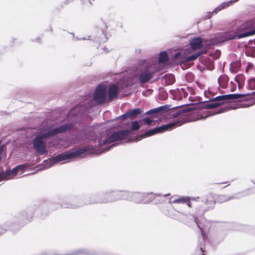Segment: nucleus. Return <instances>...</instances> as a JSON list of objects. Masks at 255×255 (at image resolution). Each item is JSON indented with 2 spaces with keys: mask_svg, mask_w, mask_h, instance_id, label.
I'll return each mask as SVG.
<instances>
[{
  "mask_svg": "<svg viewBox=\"0 0 255 255\" xmlns=\"http://www.w3.org/2000/svg\"><path fill=\"white\" fill-rule=\"evenodd\" d=\"M40 39L39 38H37V40L38 41L40 40Z\"/></svg>",
  "mask_w": 255,
  "mask_h": 255,
  "instance_id": "nucleus-62",
  "label": "nucleus"
},
{
  "mask_svg": "<svg viewBox=\"0 0 255 255\" xmlns=\"http://www.w3.org/2000/svg\"><path fill=\"white\" fill-rule=\"evenodd\" d=\"M175 119L176 121L163 125L159 127H156L158 132L159 133H162L165 131L172 130L175 127L181 126L186 122L184 118L181 119H179L178 118Z\"/></svg>",
  "mask_w": 255,
  "mask_h": 255,
  "instance_id": "nucleus-14",
  "label": "nucleus"
},
{
  "mask_svg": "<svg viewBox=\"0 0 255 255\" xmlns=\"http://www.w3.org/2000/svg\"><path fill=\"white\" fill-rule=\"evenodd\" d=\"M140 125L137 121L131 123V127L126 129H119L117 131H107L102 133L98 139V145L101 146L115 141H121L127 139L128 136L133 134L134 131L139 129Z\"/></svg>",
  "mask_w": 255,
  "mask_h": 255,
  "instance_id": "nucleus-2",
  "label": "nucleus"
},
{
  "mask_svg": "<svg viewBox=\"0 0 255 255\" xmlns=\"http://www.w3.org/2000/svg\"><path fill=\"white\" fill-rule=\"evenodd\" d=\"M250 194H251V193L250 192V189H247V190L236 193L234 195L231 196H232V197H233V199H239L241 198L246 197L247 196L250 195Z\"/></svg>",
  "mask_w": 255,
  "mask_h": 255,
  "instance_id": "nucleus-30",
  "label": "nucleus"
},
{
  "mask_svg": "<svg viewBox=\"0 0 255 255\" xmlns=\"http://www.w3.org/2000/svg\"><path fill=\"white\" fill-rule=\"evenodd\" d=\"M162 78L165 80V85H169L173 84L175 82V78L173 75L165 74Z\"/></svg>",
  "mask_w": 255,
  "mask_h": 255,
  "instance_id": "nucleus-33",
  "label": "nucleus"
},
{
  "mask_svg": "<svg viewBox=\"0 0 255 255\" xmlns=\"http://www.w3.org/2000/svg\"><path fill=\"white\" fill-rule=\"evenodd\" d=\"M99 26L100 27V29H101V37H96V38H95V39L94 40L96 42H99V43L104 42L105 41V37H106V34H105V31L108 28V25L105 22H104L103 21H101L99 22Z\"/></svg>",
  "mask_w": 255,
  "mask_h": 255,
  "instance_id": "nucleus-23",
  "label": "nucleus"
},
{
  "mask_svg": "<svg viewBox=\"0 0 255 255\" xmlns=\"http://www.w3.org/2000/svg\"><path fill=\"white\" fill-rule=\"evenodd\" d=\"M33 211V208L29 209L27 212H23L21 214L18 215V217H14L13 219L14 222L11 223L10 221L6 222L4 225H2L3 231L0 232V233L2 234L4 232L8 230L12 225L13 224L16 223L18 221V219L19 220H24L25 219H27V220H29V219H31L34 215L33 213H32Z\"/></svg>",
  "mask_w": 255,
  "mask_h": 255,
  "instance_id": "nucleus-11",
  "label": "nucleus"
},
{
  "mask_svg": "<svg viewBox=\"0 0 255 255\" xmlns=\"http://www.w3.org/2000/svg\"><path fill=\"white\" fill-rule=\"evenodd\" d=\"M130 117L129 115V113L128 112L125 113L124 114H123L122 115L119 116L118 119H120L121 120H125L127 119H128L130 118Z\"/></svg>",
  "mask_w": 255,
  "mask_h": 255,
  "instance_id": "nucleus-46",
  "label": "nucleus"
},
{
  "mask_svg": "<svg viewBox=\"0 0 255 255\" xmlns=\"http://www.w3.org/2000/svg\"><path fill=\"white\" fill-rule=\"evenodd\" d=\"M169 105H165L156 108L157 112L159 115H161L163 113L172 110L170 112L171 116L172 119L178 118L181 119L186 116L187 113L189 111L192 110L193 108L191 107L190 104L187 106H181L179 107H175L173 108H170Z\"/></svg>",
  "mask_w": 255,
  "mask_h": 255,
  "instance_id": "nucleus-7",
  "label": "nucleus"
},
{
  "mask_svg": "<svg viewBox=\"0 0 255 255\" xmlns=\"http://www.w3.org/2000/svg\"><path fill=\"white\" fill-rule=\"evenodd\" d=\"M86 111V108L82 104H78L73 107L70 111V114L77 117H81Z\"/></svg>",
  "mask_w": 255,
  "mask_h": 255,
  "instance_id": "nucleus-22",
  "label": "nucleus"
},
{
  "mask_svg": "<svg viewBox=\"0 0 255 255\" xmlns=\"http://www.w3.org/2000/svg\"><path fill=\"white\" fill-rule=\"evenodd\" d=\"M12 176L10 170H6L5 171H0V181L9 179V176Z\"/></svg>",
  "mask_w": 255,
  "mask_h": 255,
  "instance_id": "nucleus-32",
  "label": "nucleus"
},
{
  "mask_svg": "<svg viewBox=\"0 0 255 255\" xmlns=\"http://www.w3.org/2000/svg\"><path fill=\"white\" fill-rule=\"evenodd\" d=\"M169 194H164V195H163V196H164V197H166V196H169Z\"/></svg>",
  "mask_w": 255,
  "mask_h": 255,
  "instance_id": "nucleus-60",
  "label": "nucleus"
},
{
  "mask_svg": "<svg viewBox=\"0 0 255 255\" xmlns=\"http://www.w3.org/2000/svg\"><path fill=\"white\" fill-rule=\"evenodd\" d=\"M93 151H94L93 147L89 146H86L78 148L75 150H69L68 151L58 154L55 157L51 158L48 159L47 161V163L48 164V165H47V167H51L56 162L82 156L85 154L86 152Z\"/></svg>",
  "mask_w": 255,
  "mask_h": 255,
  "instance_id": "nucleus-5",
  "label": "nucleus"
},
{
  "mask_svg": "<svg viewBox=\"0 0 255 255\" xmlns=\"http://www.w3.org/2000/svg\"><path fill=\"white\" fill-rule=\"evenodd\" d=\"M244 77L242 75H237L235 77V81L237 83H239L241 80H243Z\"/></svg>",
  "mask_w": 255,
  "mask_h": 255,
  "instance_id": "nucleus-48",
  "label": "nucleus"
},
{
  "mask_svg": "<svg viewBox=\"0 0 255 255\" xmlns=\"http://www.w3.org/2000/svg\"><path fill=\"white\" fill-rule=\"evenodd\" d=\"M128 112L130 118L132 117H136L142 113V110L140 108H135L129 110Z\"/></svg>",
  "mask_w": 255,
  "mask_h": 255,
  "instance_id": "nucleus-34",
  "label": "nucleus"
},
{
  "mask_svg": "<svg viewBox=\"0 0 255 255\" xmlns=\"http://www.w3.org/2000/svg\"><path fill=\"white\" fill-rule=\"evenodd\" d=\"M246 25L247 27L250 36L255 34V17L251 20L246 21Z\"/></svg>",
  "mask_w": 255,
  "mask_h": 255,
  "instance_id": "nucleus-26",
  "label": "nucleus"
},
{
  "mask_svg": "<svg viewBox=\"0 0 255 255\" xmlns=\"http://www.w3.org/2000/svg\"><path fill=\"white\" fill-rule=\"evenodd\" d=\"M5 145L2 144L0 145V161L1 160V154L2 153V151L3 150L4 148H5Z\"/></svg>",
  "mask_w": 255,
  "mask_h": 255,
  "instance_id": "nucleus-52",
  "label": "nucleus"
},
{
  "mask_svg": "<svg viewBox=\"0 0 255 255\" xmlns=\"http://www.w3.org/2000/svg\"><path fill=\"white\" fill-rule=\"evenodd\" d=\"M157 71L158 69L154 65L148 63L141 67L137 74H134L128 85L131 86L138 82L141 84L146 83L153 78Z\"/></svg>",
  "mask_w": 255,
  "mask_h": 255,
  "instance_id": "nucleus-4",
  "label": "nucleus"
},
{
  "mask_svg": "<svg viewBox=\"0 0 255 255\" xmlns=\"http://www.w3.org/2000/svg\"><path fill=\"white\" fill-rule=\"evenodd\" d=\"M251 48L253 49L254 50V51L255 52V46H251Z\"/></svg>",
  "mask_w": 255,
  "mask_h": 255,
  "instance_id": "nucleus-57",
  "label": "nucleus"
},
{
  "mask_svg": "<svg viewBox=\"0 0 255 255\" xmlns=\"http://www.w3.org/2000/svg\"><path fill=\"white\" fill-rule=\"evenodd\" d=\"M224 103L223 96H218L214 98H213L209 101H203L201 102L190 104L191 108H193L192 110L194 109H213Z\"/></svg>",
  "mask_w": 255,
  "mask_h": 255,
  "instance_id": "nucleus-9",
  "label": "nucleus"
},
{
  "mask_svg": "<svg viewBox=\"0 0 255 255\" xmlns=\"http://www.w3.org/2000/svg\"><path fill=\"white\" fill-rule=\"evenodd\" d=\"M247 88L250 90L255 89V78H252L248 80Z\"/></svg>",
  "mask_w": 255,
  "mask_h": 255,
  "instance_id": "nucleus-41",
  "label": "nucleus"
},
{
  "mask_svg": "<svg viewBox=\"0 0 255 255\" xmlns=\"http://www.w3.org/2000/svg\"><path fill=\"white\" fill-rule=\"evenodd\" d=\"M229 77L226 74H223L219 76L218 79V83L219 86L225 89L227 87L229 82Z\"/></svg>",
  "mask_w": 255,
  "mask_h": 255,
  "instance_id": "nucleus-27",
  "label": "nucleus"
},
{
  "mask_svg": "<svg viewBox=\"0 0 255 255\" xmlns=\"http://www.w3.org/2000/svg\"><path fill=\"white\" fill-rule=\"evenodd\" d=\"M28 166L26 164H19L16 166L17 170L18 172L21 171V173L27 168Z\"/></svg>",
  "mask_w": 255,
  "mask_h": 255,
  "instance_id": "nucleus-44",
  "label": "nucleus"
},
{
  "mask_svg": "<svg viewBox=\"0 0 255 255\" xmlns=\"http://www.w3.org/2000/svg\"><path fill=\"white\" fill-rule=\"evenodd\" d=\"M145 115H150L152 119L159 116V114L157 111L156 108L148 110L146 112Z\"/></svg>",
  "mask_w": 255,
  "mask_h": 255,
  "instance_id": "nucleus-36",
  "label": "nucleus"
},
{
  "mask_svg": "<svg viewBox=\"0 0 255 255\" xmlns=\"http://www.w3.org/2000/svg\"><path fill=\"white\" fill-rule=\"evenodd\" d=\"M74 1V0H65L63 2V5H67V4H69L73 2Z\"/></svg>",
  "mask_w": 255,
  "mask_h": 255,
  "instance_id": "nucleus-53",
  "label": "nucleus"
},
{
  "mask_svg": "<svg viewBox=\"0 0 255 255\" xmlns=\"http://www.w3.org/2000/svg\"><path fill=\"white\" fill-rule=\"evenodd\" d=\"M221 55V52L219 50H216L215 51V53L214 54L211 53L210 54V56L212 57V59H209L210 63L211 65L210 66V67L208 68L209 70H211L213 68V66L212 65L213 60H216L218 59Z\"/></svg>",
  "mask_w": 255,
  "mask_h": 255,
  "instance_id": "nucleus-31",
  "label": "nucleus"
},
{
  "mask_svg": "<svg viewBox=\"0 0 255 255\" xmlns=\"http://www.w3.org/2000/svg\"><path fill=\"white\" fill-rule=\"evenodd\" d=\"M208 50L207 49L202 48V49L197 52L196 54H198V57L202 54H205L207 52Z\"/></svg>",
  "mask_w": 255,
  "mask_h": 255,
  "instance_id": "nucleus-47",
  "label": "nucleus"
},
{
  "mask_svg": "<svg viewBox=\"0 0 255 255\" xmlns=\"http://www.w3.org/2000/svg\"><path fill=\"white\" fill-rule=\"evenodd\" d=\"M141 50L139 48H136L135 49V53L136 54H139L141 53Z\"/></svg>",
  "mask_w": 255,
  "mask_h": 255,
  "instance_id": "nucleus-55",
  "label": "nucleus"
},
{
  "mask_svg": "<svg viewBox=\"0 0 255 255\" xmlns=\"http://www.w3.org/2000/svg\"><path fill=\"white\" fill-rule=\"evenodd\" d=\"M154 120L151 119L149 117H146L143 118L141 121H140V125H149L152 124V122H153Z\"/></svg>",
  "mask_w": 255,
  "mask_h": 255,
  "instance_id": "nucleus-39",
  "label": "nucleus"
},
{
  "mask_svg": "<svg viewBox=\"0 0 255 255\" xmlns=\"http://www.w3.org/2000/svg\"><path fill=\"white\" fill-rule=\"evenodd\" d=\"M169 92L172 94L176 99H181L182 97L186 98L188 96V93L186 91L184 88L181 89L177 88L176 90H170Z\"/></svg>",
  "mask_w": 255,
  "mask_h": 255,
  "instance_id": "nucleus-24",
  "label": "nucleus"
},
{
  "mask_svg": "<svg viewBox=\"0 0 255 255\" xmlns=\"http://www.w3.org/2000/svg\"><path fill=\"white\" fill-rule=\"evenodd\" d=\"M239 0H230L228 1H225L222 3L219 6L216 7L212 11V13H209L206 16V18H209L211 17L212 13H217L219 11L223 9H224L226 7H227L231 5H232L235 2L238 1Z\"/></svg>",
  "mask_w": 255,
  "mask_h": 255,
  "instance_id": "nucleus-19",
  "label": "nucleus"
},
{
  "mask_svg": "<svg viewBox=\"0 0 255 255\" xmlns=\"http://www.w3.org/2000/svg\"><path fill=\"white\" fill-rule=\"evenodd\" d=\"M119 94L118 86L113 84L110 85L108 89V100L109 102H111L117 98Z\"/></svg>",
  "mask_w": 255,
  "mask_h": 255,
  "instance_id": "nucleus-20",
  "label": "nucleus"
},
{
  "mask_svg": "<svg viewBox=\"0 0 255 255\" xmlns=\"http://www.w3.org/2000/svg\"><path fill=\"white\" fill-rule=\"evenodd\" d=\"M198 58V54H196V53H194L192 55H189L187 56L186 59L185 61L186 62H191L195 60Z\"/></svg>",
  "mask_w": 255,
  "mask_h": 255,
  "instance_id": "nucleus-43",
  "label": "nucleus"
},
{
  "mask_svg": "<svg viewBox=\"0 0 255 255\" xmlns=\"http://www.w3.org/2000/svg\"><path fill=\"white\" fill-rule=\"evenodd\" d=\"M157 133H159V132H158L157 128L156 127L154 128H153L152 129H149V130L146 131L144 133L140 134V135H139L140 138L138 139V140H140L142 138L146 137L153 135Z\"/></svg>",
  "mask_w": 255,
  "mask_h": 255,
  "instance_id": "nucleus-29",
  "label": "nucleus"
},
{
  "mask_svg": "<svg viewBox=\"0 0 255 255\" xmlns=\"http://www.w3.org/2000/svg\"><path fill=\"white\" fill-rule=\"evenodd\" d=\"M223 101L228 102H235L240 100H242L245 97H247L248 99L255 98V91L251 93L247 94H230L224 95Z\"/></svg>",
  "mask_w": 255,
  "mask_h": 255,
  "instance_id": "nucleus-13",
  "label": "nucleus"
},
{
  "mask_svg": "<svg viewBox=\"0 0 255 255\" xmlns=\"http://www.w3.org/2000/svg\"><path fill=\"white\" fill-rule=\"evenodd\" d=\"M245 53L246 55L247 56L251 57H255V52L254 51V50L253 49L251 48V47L246 49Z\"/></svg>",
  "mask_w": 255,
  "mask_h": 255,
  "instance_id": "nucleus-42",
  "label": "nucleus"
},
{
  "mask_svg": "<svg viewBox=\"0 0 255 255\" xmlns=\"http://www.w3.org/2000/svg\"><path fill=\"white\" fill-rule=\"evenodd\" d=\"M118 145V144H115V143H114V144H112L110 146H109L105 148H103L102 149V152H105V151H108L113 146H115L116 145Z\"/></svg>",
  "mask_w": 255,
  "mask_h": 255,
  "instance_id": "nucleus-49",
  "label": "nucleus"
},
{
  "mask_svg": "<svg viewBox=\"0 0 255 255\" xmlns=\"http://www.w3.org/2000/svg\"><path fill=\"white\" fill-rule=\"evenodd\" d=\"M168 212H169V213H168V214L165 213V214L167 216H168L169 217H171L172 218H176L175 213H176V214H178V212H177L176 211H175L172 208H170L169 209V210H168Z\"/></svg>",
  "mask_w": 255,
  "mask_h": 255,
  "instance_id": "nucleus-45",
  "label": "nucleus"
},
{
  "mask_svg": "<svg viewBox=\"0 0 255 255\" xmlns=\"http://www.w3.org/2000/svg\"><path fill=\"white\" fill-rule=\"evenodd\" d=\"M159 94L160 99L162 100H165L168 97L167 92L162 87L159 88Z\"/></svg>",
  "mask_w": 255,
  "mask_h": 255,
  "instance_id": "nucleus-38",
  "label": "nucleus"
},
{
  "mask_svg": "<svg viewBox=\"0 0 255 255\" xmlns=\"http://www.w3.org/2000/svg\"><path fill=\"white\" fill-rule=\"evenodd\" d=\"M229 108H221V109L216 111L215 112H213V113H212L211 112H210L207 115L206 117H205L203 119H205L206 118H207V117H209V116H213V115H216V114H221V113H222L224 112H225L227 110L229 109Z\"/></svg>",
  "mask_w": 255,
  "mask_h": 255,
  "instance_id": "nucleus-40",
  "label": "nucleus"
},
{
  "mask_svg": "<svg viewBox=\"0 0 255 255\" xmlns=\"http://www.w3.org/2000/svg\"><path fill=\"white\" fill-rule=\"evenodd\" d=\"M192 201H194V206L196 207L197 215L202 216L204 213L209 210L214 208L215 201L214 200H209L206 197H192Z\"/></svg>",
  "mask_w": 255,
  "mask_h": 255,
  "instance_id": "nucleus-8",
  "label": "nucleus"
},
{
  "mask_svg": "<svg viewBox=\"0 0 255 255\" xmlns=\"http://www.w3.org/2000/svg\"><path fill=\"white\" fill-rule=\"evenodd\" d=\"M181 53L180 52H177L174 54L173 58L175 59H178L181 57Z\"/></svg>",
  "mask_w": 255,
  "mask_h": 255,
  "instance_id": "nucleus-50",
  "label": "nucleus"
},
{
  "mask_svg": "<svg viewBox=\"0 0 255 255\" xmlns=\"http://www.w3.org/2000/svg\"><path fill=\"white\" fill-rule=\"evenodd\" d=\"M82 133L84 135L85 139L91 140H97V135L94 127L87 126L83 128Z\"/></svg>",
  "mask_w": 255,
  "mask_h": 255,
  "instance_id": "nucleus-17",
  "label": "nucleus"
},
{
  "mask_svg": "<svg viewBox=\"0 0 255 255\" xmlns=\"http://www.w3.org/2000/svg\"><path fill=\"white\" fill-rule=\"evenodd\" d=\"M230 71H231V72H233V70L232 69V68H230Z\"/></svg>",
  "mask_w": 255,
  "mask_h": 255,
  "instance_id": "nucleus-61",
  "label": "nucleus"
},
{
  "mask_svg": "<svg viewBox=\"0 0 255 255\" xmlns=\"http://www.w3.org/2000/svg\"><path fill=\"white\" fill-rule=\"evenodd\" d=\"M202 255H203V254H202Z\"/></svg>",
  "mask_w": 255,
  "mask_h": 255,
  "instance_id": "nucleus-64",
  "label": "nucleus"
},
{
  "mask_svg": "<svg viewBox=\"0 0 255 255\" xmlns=\"http://www.w3.org/2000/svg\"><path fill=\"white\" fill-rule=\"evenodd\" d=\"M10 170L11 171V173H12V176H15L18 173V171L17 170L16 166Z\"/></svg>",
  "mask_w": 255,
  "mask_h": 255,
  "instance_id": "nucleus-51",
  "label": "nucleus"
},
{
  "mask_svg": "<svg viewBox=\"0 0 255 255\" xmlns=\"http://www.w3.org/2000/svg\"><path fill=\"white\" fill-rule=\"evenodd\" d=\"M77 38V39H79V38ZM79 39H80V40H85L86 39V38H79Z\"/></svg>",
  "mask_w": 255,
  "mask_h": 255,
  "instance_id": "nucleus-59",
  "label": "nucleus"
},
{
  "mask_svg": "<svg viewBox=\"0 0 255 255\" xmlns=\"http://www.w3.org/2000/svg\"><path fill=\"white\" fill-rule=\"evenodd\" d=\"M169 60V56L166 51H163L159 54L158 63L164 64L167 62Z\"/></svg>",
  "mask_w": 255,
  "mask_h": 255,
  "instance_id": "nucleus-28",
  "label": "nucleus"
},
{
  "mask_svg": "<svg viewBox=\"0 0 255 255\" xmlns=\"http://www.w3.org/2000/svg\"><path fill=\"white\" fill-rule=\"evenodd\" d=\"M117 201L125 200L131 202L132 192L128 191H116Z\"/></svg>",
  "mask_w": 255,
  "mask_h": 255,
  "instance_id": "nucleus-18",
  "label": "nucleus"
},
{
  "mask_svg": "<svg viewBox=\"0 0 255 255\" xmlns=\"http://www.w3.org/2000/svg\"><path fill=\"white\" fill-rule=\"evenodd\" d=\"M188 226L194 229H195L196 227L198 228L202 234L204 225L198 218L195 216H191Z\"/></svg>",
  "mask_w": 255,
  "mask_h": 255,
  "instance_id": "nucleus-21",
  "label": "nucleus"
},
{
  "mask_svg": "<svg viewBox=\"0 0 255 255\" xmlns=\"http://www.w3.org/2000/svg\"><path fill=\"white\" fill-rule=\"evenodd\" d=\"M101 203H108L117 201L116 191L111 190L100 193Z\"/></svg>",
  "mask_w": 255,
  "mask_h": 255,
  "instance_id": "nucleus-16",
  "label": "nucleus"
},
{
  "mask_svg": "<svg viewBox=\"0 0 255 255\" xmlns=\"http://www.w3.org/2000/svg\"><path fill=\"white\" fill-rule=\"evenodd\" d=\"M73 123L62 125L54 128L50 127L41 128L38 135L43 139H49L59 134L70 131L73 127Z\"/></svg>",
  "mask_w": 255,
  "mask_h": 255,
  "instance_id": "nucleus-6",
  "label": "nucleus"
},
{
  "mask_svg": "<svg viewBox=\"0 0 255 255\" xmlns=\"http://www.w3.org/2000/svg\"><path fill=\"white\" fill-rule=\"evenodd\" d=\"M161 195L150 192H132L131 202L136 204H147L151 202L157 196Z\"/></svg>",
  "mask_w": 255,
  "mask_h": 255,
  "instance_id": "nucleus-10",
  "label": "nucleus"
},
{
  "mask_svg": "<svg viewBox=\"0 0 255 255\" xmlns=\"http://www.w3.org/2000/svg\"><path fill=\"white\" fill-rule=\"evenodd\" d=\"M107 97L106 87L103 84H99L95 89L93 96V101L97 104H101L105 102Z\"/></svg>",
  "mask_w": 255,
  "mask_h": 255,
  "instance_id": "nucleus-12",
  "label": "nucleus"
},
{
  "mask_svg": "<svg viewBox=\"0 0 255 255\" xmlns=\"http://www.w3.org/2000/svg\"><path fill=\"white\" fill-rule=\"evenodd\" d=\"M202 38L195 37L189 41L190 47L192 49L196 50L202 47Z\"/></svg>",
  "mask_w": 255,
  "mask_h": 255,
  "instance_id": "nucleus-25",
  "label": "nucleus"
},
{
  "mask_svg": "<svg viewBox=\"0 0 255 255\" xmlns=\"http://www.w3.org/2000/svg\"><path fill=\"white\" fill-rule=\"evenodd\" d=\"M233 199V197H232L231 196H228L226 195H220L217 197V202L219 203H223L224 202H226L231 200Z\"/></svg>",
  "mask_w": 255,
  "mask_h": 255,
  "instance_id": "nucleus-35",
  "label": "nucleus"
},
{
  "mask_svg": "<svg viewBox=\"0 0 255 255\" xmlns=\"http://www.w3.org/2000/svg\"><path fill=\"white\" fill-rule=\"evenodd\" d=\"M189 199V197L181 196L177 199H176L172 201V203H186Z\"/></svg>",
  "mask_w": 255,
  "mask_h": 255,
  "instance_id": "nucleus-37",
  "label": "nucleus"
},
{
  "mask_svg": "<svg viewBox=\"0 0 255 255\" xmlns=\"http://www.w3.org/2000/svg\"><path fill=\"white\" fill-rule=\"evenodd\" d=\"M250 36L245 22L237 28L236 31L230 30L218 33L213 38L209 39L202 38L201 48L207 49L208 50L212 46L224 43L231 40L239 39Z\"/></svg>",
  "mask_w": 255,
  "mask_h": 255,
  "instance_id": "nucleus-1",
  "label": "nucleus"
},
{
  "mask_svg": "<svg viewBox=\"0 0 255 255\" xmlns=\"http://www.w3.org/2000/svg\"><path fill=\"white\" fill-rule=\"evenodd\" d=\"M43 140L37 134L34 138L32 143L34 149L41 155L47 153L45 144Z\"/></svg>",
  "mask_w": 255,
  "mask_h": 255,
  "instance_id": "nucleus-15",
  "label": "nucleus"
},
{
  "mask_svg": "<svg viewBox=\"0 0 255 255\" xmlns=\"http://www.w3.org/2000/svg\"><path fill=\"white\" fill-rule=\"evenodd\" d=\"M229 185H230V184H228L226 186V187H227V186H228Z\"/></svg>",
  "mask_w": 255,
  "mask_h": 255,
  "instance_id": "nucleus-63",
  "label": "nucleus"
},
{
  "mask_svg": "<svg viewBox=\"0 0 255 255\" xmlns=\"http://www.w3.org/2000/svg\"><path fill=\"white\" fill-rule=\"evenodd\" d=\"M254 42V43L255 44V39L254 40V41H252V40H250L249 41V44L251 46L252 45V43Z\"/></svg>",
  "mask_w": 255,
  "mask_h": 255,
  "instance_id": "nucleus-56",
  "label": "nucleus"
},
{
  "mask_svg": "<svg viewBox=\"0 0 255 255\" xmlns=\"http://www.w3.org/2000/svg\"><path fill=\"white\" fill-rule=\"evenodd\" d=\"M85 201H81V199L78 197H72L70 199H62L60 202L58 201L52 202L51 208L53 210L59 208L75 209L81 207L84 205L101 203V197L100 193H96L84 197Z\"/></svg>",
  "mask_w": 255,
  "mask_h": 255,
  "instance_id": "nucleus-3",
  "label": "nucleus"
},
{
  "mask_svg": "<svg viewBox=\"0 0 255 255\" xmlns=\"http://www.w3.org/2000/svg\"><path fill=\"white\" fill-rule=\"evenodd\" d=\"M191 199H192V198L189 197V199H188V201H187L186 203H187V204L189 207H192V203L190 202V201H192Z\"/></svg>",
  "mask_w": 255,
  "mask_h": 255,
  "instance_id": "nucleus-54",
  "label": "nucleus"
},
{
  "mask_svg": "<svg viewBox=\"0 0 255 255\" xmlns=\"http://www.w3.org/2000/svg\"><path fill=\"white\" fill-rule=\"evenodd\" d=\"M200 251H201V252H202V253H203V252H204V251H203V248H202V247H200Z\"/></svg>",
  "mask_w": 255,
  "mask_h": 255,
  "instance_id": "nucleus-58",
  "label": "nucleus"
}]
</instances>
